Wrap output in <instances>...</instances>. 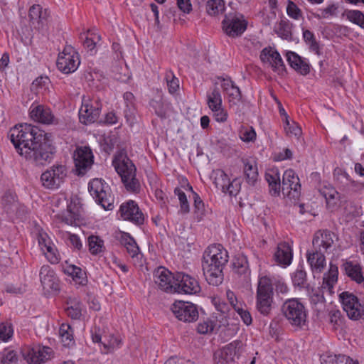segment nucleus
Returning <instances> with one entry per match:
<instances>
[{
    "instance_id": "nucleus-18",
    "label": "nucleus",
    "mask_w": 364,
    "mask_h": 364,
    "mask_svg": "<svg viewBox=\"0 0 364 364\" xmlns=\"http://www.w3.org/2000/svg\"><path fill=\"white\" fill-rule=\"evenodd\" d=\"M242 350V342L240 340L233 341L220 350L218 358H215L216 364H229L234 362L235 358L240 357Z\"/></svg>"
},
{
    "instance_id": "nucleus-6",
    "label": "nucleus",
    "mask_w": 364,
    "mask_h": 364,
    "mask_svg": "<svg viewBox=\"0 0 364 364\" xmlns=\"http://www.w3.org/2000/svg\"><path fill=\"white\" fill-rule=\"evenodd\" d=\"M282 311L291 326L302 328L306 325L307 311L298 299L285 301L282 306Z\"/></svg>"
},
{
    "instance_id": "nucleus-57",
    "label": "nucleus",
    "mask_w": 364,
    "mask_h": 364,
    "mask_svg": "<svg viewBox=\"0 0 364 364\" xmlns=\"http://www.w3.org/2000/svg\"><path fill=\"white\" fill-rule=\"evenodd\" d=\"M18 360V355L14 350H5L1 358V363L2 364H10L16 363Z\"/></svg>"
},
{
    "instance_id": "nucleus-16",
    "label": "nucleus",
    "mask_w": 364,
    "mask_h": 364,
    "mask_svg": "<svg viewBox=\"0 0 364 364\" xmlns=\"http://www.w3.org/2000/svg\"><path fill=\"white\" fill-rule=\"evenodd\" d=\"M242 350V342L240 340L233 341L220 350L218 358H215L216 364H229L234 362L235 358L240 357Z\"/></svg>"
},
{
    "instance_id": "nucleus-52",
    "label": "nucleus",
    "mask_w": 364,
    "mask_h": 364,
    "mask_svg": "<svg viewBox=\"0 0 364 364\" xmlns=\"http://www.w3.org/2000/svg\"><path fill=\"white\" fill-rule=\"evenodd\" d=\"M274 61L272 68L274 72L277 73L279 75H283L286 73V68L284 61L278 52L274 53Z\"/></svg>"
},
{
    "instance_id": "nucleus-54",
    "label": "nucleus",
    "mask_w": 364,
    "mask_h": 364,
    "mask_svg": "<svg viewBox=\"0 0 364 364\" xmlns=\"http://www.w3.org/2000/svg\"><path fill=\"white\" fill-rule=\"evenodd\" d=\"M240 137L245 142L254 141L256 139V132L252 127H242L240 132Z\"/></svg>"
},
{
    "instance_id": "nucleus-24",
    "label": "nucleus",
    "mask_w": 364,
    "mask_h": 364,
    "mask_svg": "<svg viewBox=\"0 0 364 364\" xmlns=\"http://www.w3.org/2000/svg\"><path fill=\"white\" fill-rule=\"evenodd\" d=\"M53 356V350L48 346H36L32 348L26 356L29 364H41L50 360Z\"/></svg>"
},
{
    "instance_id": "nucleus-27",
    "label": "nucleus",
    "mask_w": 364,
    "mask_h": 364,
    "mask_svg": "<svg viewBox=\"0 0 364 364\" xmlns=\"http://www.w3.org/2000/svg\"><path fill=\"white\" fill-rule=\"evenodd\" d=\"M116 238L119 241L120 244L126 248L127 252L132 257L134 258L139 255L140 252L139 247L130 234L120 232L116 236Z\"/></svg>"
},
{
    "instance_id": "nucleus-36",
    "label": "nucleus",
    "mask_w": 364,
    "mask_h": 364,
    "mask_svg": "<svg viewBox=\"0 0 364 364\" xmlns=\"http://www.w3.org/2000/svg\"><path fill=\"white\" fill-rule=\"evenodd\" d=\"M233 271L240 275H247L249 272V264L247 257L243 255H238L234 258Z\"/></svg>"
},
{
    "instance_id": "nucleus-64",
    "label": "nucleus",
    "mask_w": 364,
    "mask_h": 364,
    "mask_svg": "<svg viewBox=\"0 0 364 364\" xmlns=\"http://www.w3.org/2000/svg\"><path fill=\"white\" fill-rule=\"evenodd\" d=\"M336 355H332L329 353H325L320 357L321 364H336Z\"/></svg>"
},
{
    "instance_id": "nucleus-55",
    "label": "nucleus",
    "mask_w": 364,
    "mask_h": 364,
    "mask_svg": "<svg viewBox=\"0 0 364 364\" xmlns=\"http://www.w3.org/2000/svg\"><path fill=\"white\" fill-rule=\"evenodd\" d=\"M214 329V322L210 319L200 321L197 327V331L200 334L210 333Z\"/></svg>"
},
{
    "instance_id": "nucleus-19",
    "label": "nucleus",
    "mask_w": 364,
    "mask_h": 364,
    "mask_svg": "<svg viewBox=\"0 0 364 364\" xmlns=\"http://www.w3.org/2000/svg\"><path fill=\"white\" fill-rule=\"evenodd\" d=\"M176 280L175 293L195 294L200 291L198 282L188 274L178 272L176 274Z\"/></svg>"
},
{
    "instance_id": "nucleus-7",
    "label": "nucleus",
    "mask_w": 364,
    "mask_h": 364,
    "mask_svg": "<svg viewBox=\"0 0 364 364\" xmlns=\"http://www.w3.org/2000/svg\"><path fill=\"white\" fill-rule=\"evenodd\" d=\"M273 287L267 277L259 279L256 294V309L260 314L267 316L270 314L273 304Z\"/></svg>"
},
{
    "instance_id": "nucleus-3",
    "label": "nucleus",
    "mask_w": 364,
    "mask_h": 364,
    "mask_svg": "<svg viewBox=\"0 0 364 364\" xmlns=\"http://www.w3.org/2000/svg\"><path fill=\"white\" fill-rule=\"evenodd\" d=\"M55 153V147L51 144L47 134L37 136V141L31 143L29 149H26L23 156L35 166H46L49 164Z\"/></svg>"
},
{
    "instance_id": "nucleus-48",
    "label": "nucleus",
    "mask_w": 364,
    "mask_h": 364,
    "mask_svg": "<svg viewBox=\"0 0 364 364\" xmlns=\"http://www.w3.org/2000/svg\"><path fill=\"white\" fill-rule=\"evenodd\" d=\"M274 53H277V51L270 47L264 48L261 51L259 58L264 63H268L272 68L274 61Z\"/></svg>"
},
{
    "instance_id": "nucleus-38",
    "label": "nucleus",
    "mask_w": 364,
    "mask_h": 364,
    "mask_svg": "<svg viewBox=\"0 0 364 364\" xmlns=\"http://www.w3.org/2000/svg\"><path fill=\"white\" fill-rule=\"evenodd\" d=\"M68 304L69 305L66 309L68 316L73 319H79L82 316L81 303L75 298H70Z\"/></svg>"
},
{
    "instance_id": "nucleus-21",
    "label": "nucleus",
    "mask_w": 364,
    "mask_h": 364,
    "mask_svg": "<svg viewBox=\"0 0 364 364\" xmlns=\"http://www.w3.org/2000/svg\"><path fill=\"white\" fill-rule=\"evenodd\" d=\"M154 282L159 287L168 293H175L176 276L164 267H159L154 271Z\"/></svg>"
},
{
    "instance_id": "nucleus-23",
    "label": "nucleus",
    "mask_w": 364,
    "mask_h": 364,
    "mask_svg": "<svg viewBox=\"0 0 364 364\" xmlns=\"http://www.w3.org/2000/svg\"><path fill=\"white\" fill-rule=\"evenodd\" d=\"M40 279L44 289L53 292L60 290L59 280L49 265H43L41 268Z\"/></svg>"
},
{
    "instance_id": "nucleus-2",
    "label": "nucleus",
    "mask_w": 364,
    "mask_h": 364,
    "mask_svg": "<svg viewBox=\"0 0 364 364\" xmlns=\"http://www.w3.org/2000/svg\"><path fill=\"white\" fill-rule=\"evenodd\" d=\"M334 233L329 230L317 232L312 241L313 250L306 254L307 262L313 272L321 273L326 266L325 253L333 244Z\"/></svg>"
},
{
    "instance_id": "nucleus-56",
    "label": "nucleus",
    "mask_w": 364,
    "mask_h": 364,
    "mask_svg": "<svg viewBox=\"0 0 364 364\" xmlns=\"http://www.w3.org/2000/svg\"><path fill=\"white\" fill-rule=\"evenodd\" d=\"M230 97V102L236 105L241 101L242 94L240 88L235 85L229 91L225 92Z\"/></svg>"
},
{
    "instance_id": "nucleus-41",
    "label": "nucleus",
    "mask_w": 364,
    "mask_h": 364,
    "mask_svg": "<svg viewBox=\"0 0 364 364\" xmlns=\"http://www.w3.org/2000/svg\"><path fill=\"white\" fill-rule=\"evenodd\" d=\"M89 250L91 254L97 255L105 250L104 241L97 235H90L88 237Z\"/></svg>"
},
{
    "instance_id": "nucleus-43",
    "label": "nucleus",
    "mask_w": 364,
    "mask_h": 364,
    "mask_svg": "<svg viewBox=\"0 0 364 364\" xmlns=\"http://www.w3.org/2000/svg\"><path fill=\"white\" fill-rule=\"evenodd\" d=\"M207 102L211 110L219 109L222 107L221 95L218 87H215L212 92L208 95Z\"/></svg>"
},
{
    "instance_id": "nucleus-35",
    "label": "nucleus",
    "mask_w": 364,
    "mask_h": 364,
    "mask_svg": "<svg viewBox=\"0 0 364 364\" xmlns=\"http://www.w3.org/2000/svg\"><path fill=\"white\" fill-rule=\"evenodd\" d=\"M244 163V173L247 182L250 185H254L257 180L258 172L257 164L255 161L245 160Z\"/></svg>"
},
{
    "instance_id": "nucleus-40",
    "label": "nucleus",
    "mask_w": 364,
    "mask_h": 364,
    "mask_svg": "<svg viewBox=\"0 0 364 364\" xmlns=\"http://www.w3.org/2000/svg\"><path fill=\"white\" fill-rule=\"evenodd\" d=\"M291 25L288 21L281 20L274 27L275 33L285 40L291 39Z\"/></svg>"
},
{
    "instance_id": "nucleus-51",
    "label": "nucleus",
    "mask_w": 364,
    "mask_h": 364,
    "mask_svg": "<svg viewBox=\"0 0 364 364\" xmlns=\"http://www.w3.org/2000/svg\"><path fill=\"white\" fill-rule=\"evenodd\" d=\"M174 193L178 197L181 211L183 213H188L190 210V208L185 193L180 188H176L174 190Z\"/></svg>"
},
{
    "instance_id": "nucleus-50",
    "label": "nucleus",
    "mask_w": 364,
    "mask_h": 364,
    "mask_svg": "<svg viewBox=\"0 0 364 364\" xmlns=\"http://www.w3.org/2000/svg\"><path fill=\"white\" fill-rule=\"evenodd\" d=\"M329 322L334 329H337L343 324L342 314L339 310H331L329 311Z\"/></svg>"
},
{
    "instance_id": "nucleus-60",
    "label": "nucleus",
    "mask_w": 364,
    "mask_h": 364,
    "mask_svg": "<svg viewBox=\"0 0 364 364\" xmlns=\"http://www.w3.org/2000/svg\"><path fill=\"white\" fill-rule=\"evenodd\" d=\"M194 207L196 211L200 214H203L205 211L204 203L201 200L200 197L196 192H193Z\"/></svg>"
},
{
    "instance_id": "nucleus-37",
    "label": "nucleus",
    "mask_w": 364,
    "mask_h": 364,
    "mask_svg": "<svg viewBox=\"0 0 364 364\" xmlns=\"http://www.w3.org/2000/svg\"><path fill=\"white\" fill-rule=\"evenodd\" d=\"M59 335L64 346L70 347L74 344L73 329L70 325L63 323L59 329Z\"/></svg>"
},
{
    "instance_id": "nucleus-32",
    "label": "nucleus",
    "mask_w": 364,
    "mask_h": 364,
    "mask_svg": "<svg viewBox=\"0 0 364 364\" xmlns=\"http://www.w3.org/2000/svg\"><path fill=\"white\" fill-rule=\"evenodd\" d=\"M38 243L41 248V250L45 252L47 251L46 253H45L48 257V259L50 260V262L53 264H56L59 262L58 257L55 255V250L53 247V245L50 242L49 238H48V236L46 234H40L38 237Z\"/></svg>"
},
{
    "instance_id": "nucleus-28",
    "label": "nucleus",
    "mask_w": 364,
    "mask_h": 364,
    "mask_svg": "<svg viewBox=\"0 0 364 364\" xmlns=\"http://www.w3.org/2000/svg\"><path fill=\"white\" fill-rule=\"evenodd\" d=\"M265 179L269 185V193L273 196H278L281 191L280 175L278 169L272 168L265 174Z\"/></svg>"
},
{
    "instance_id": "nucleus-63",
    "label": "nucleus",
    "mask_w": 364,
    "mask_h": 364,
    "mask_svg": "<svg viewBox=\"0 0 364 364\" xmlns=\"http://www.w3.org/2000/svg\"><path fill=\"white\" fill-rule=\"evenodd\" d=\"M226 296L230 305L235 310L242 306V304L237 301V299L233 291L228 290L226 292Z\"/></svg>"
},
{
    "instance_id": "nucleus-42",
    "label": "nucleus",
    "mask_w": 364,
    "mask_h": 364,
    "mask_svg": "<svg viewBox=\"0 0 364 364\" xmlns=\"http://www.w3.org/2000/svg\"><path fill=\"white\" fill-rule=\"evenodd\" d=\"M338 275V267L331 263L328 272L323 277V285H326L328 289L333 288V285L337 282Z\"/></svg>"
},
{
    "instance_id": "nucleus-61",
    "label": "nucleus",
    "mask_w": 364,
    "mask_h": 364,
    "mask_svg": "<svg viewBox=\"0 0 364 364\" xmlns=\"http://www.w3.org/2000/svg\"><path fill=\"white\" fill-rule=\"evenodd\" d=\"M238 314L240 316L241 318L242 319L243 322L247 324L250 325L252 323V319L250 313L242 308V306L237 308V309L235 310Z\"/></svg>"
},
{
    "instance_id": "nucleus-8",
    "label": "nucleus",
    "mask_w": 364,
    "mask_h": 364,
    "mask_svg": "<svg viewBox=\"0 0 364 364\" xmlns=\"http://www.w3.org/2000/svg\"><path fill=\"white\" fill-rule=\"evenodd\" d=\"M88 190L95 201L105 210L114 208V198L109 186L101 178L92 179L88 185Z\"/></svg>"
},
{
    "instance_id": "nucleus-29",
    "label": "nucleus",
    "mask_w": 364,
    "mask_h": 364,
    "mask_svg": "<svg viewBox=\"0 0 364 364\" xmlns=\"http://www.w3.org/2000/svg\"><path fill=\"white\" fill-rule=\"evenodd\" d=\"M28 17L34 28L39 29L43 26L47 14L46 11H43V9L40 5L34 4L29 9Z\"/></svg>"
},
{
    "instance_id": "nucleus-53",
    "label": "nucleus",
    "mask_w": 364,
    "mask_h": 364,
    "mask_svg": "<svg viewBox=\"0 0 364 364\" xmlns=\"http://www.w3.org/2000/svg\"><path fill=\"white\" fill-rule=\"evenodd\" d=\"M166 80L169 92L174 93L179 87L178 78L174 76L172 71L169 70L166 73Z\"/></svg>"
},
{
    "instance_id": "nucleus-58",
    "label": "nucleus",
    "mask_w": 364,
    "mask_h": 364,
    "mask_svg": "<svg viewBox=\"0 0 364 364\" xmlns=\"http://www.w3.org/2000/svg\"><path fill=\"white\" fill-rule=\"evenodd\" d=\"M287 14L294 19H299L301 16V11L293 1H289L287 7Z\"/></svg>"
},
{
    "instance_id": "nucleus-4",
    "label": "nucleus",
    "mask_w": 364,
    "mask_h": 364,
    "mask_svg": "<svg viewBox=\"0 0 364 364\" xmlns=\"http://www.w3.org/2000/svg\"><path fill=\"white\" fill-rule=\"evenodd\" d=\"M44 134L38 127L26 124L11 129L9 136L17 152L23 156L25 150L29 149L31 143L37 141V136Z\"/></svg>"
},
{
    "instance_id": "nucleus-31",
    "label": "nucleus",
    "mask_w": 364,
    "mask_h": 364,
    "mask_svg": "<svg viewBox=\"0 0 364 364\" xmlns=\"http://www.w3.org/2000/svg\"><path fill=\"white\" fill-rule=\"evenodd\" d=\"M275 260L280 264L289 265L292 259V252L290 246L286 243H279L274 253Z\"/></svg>"
},
{
    "instance_id": "nucleus-49",
    "label": "nucleus",
    "mask_w": 364,
    "mask_h": 364,
    "mask_svg": "<svg viewBox=\"0 0 364 364\" xmlns=\"http://www.w3.org/2000/svg\"><path fill=\"white\" fill-rule=\"evenodd\" d=\"M13 335L12 325L8 322L0 323V340L7 341Z\"/></svg>"
},
{
    "instance_id": "nucleus-14",
    "label": "nucleus",
    "mask_w": 364,
    "mask_h": 364,
    "mask_svg": "<svg viewBox=\"0 0 364 364\" xmlns=\"http://www.w3.org/2000/svg\"><path fill=\"white\" fill-rule=\"evenodd\" d=\"M73 160L78 175H84L93 164V154L88 146L77 147L73 153Z\"/></svg>"
},
{
    "instance_id": "nucleus-59",
    "label": "nucleus",
    "mask_w": 364,
    "mask_h": 364,
    "mask_svg": "<svg viewBox=\"0 0 364 364\" xmlns=\"http://www.w3.org/2000/svg\"><path fill=\"white\" fill-rule=\"evenodd\" d=\"M48 82L49 79L47 77H38L33 82L31 85V90L38 92L39 90L46 89Z\"/></svg>"
},
{
    "instance_id": "nucleus-10",
    "label": "nucleus",
    "mask_w": 364,
    "mask_h": 364,
    "mask_svg": "<svg viewBox=\"0 0 364 364\" xmlns=\"http://www.w3.org/2000/svg\"><path fill=\"white\" fill-rule=\"evenodd\" d=\"M67 176V168L63 165H53L41 176V181L44 188L56 189L64 182Z\"/></svg>"
},
{
    "instance_id": "nucleus-22",
    "label": "nucleus",
    "mask_w": 364,
    "mask_h": 364,
    "mask_svg": "<svg viewBox=\"0 0 364 364\" xmlns=\"http://www.w3.org/2000/svg\"><path fill=\"white\" fill-rule=\"evenodd\" d=\"M301 184L299 178L292 169L284 171L282 178V190L284 194L295 198L299 195Z\"/></svg>"
},
{
    "instance_id": "nucleus-17",
    "label": "nucleus",
    "mask_w": 364,
    "mask_h": 364,
    "mask_svg": "<svg viewBox=\"0 0 364 364\" xmlns=\"http://www.w3.org/2000/svg\"><path fill=\"white\" fill-rule=\"evenodd\" d=\"M242 350V342L240 340L233 341L220 350L218 358H215L216 364H229L234 362L235 358L240 357Z\"/></svg>"
},
{
    "instance_id": "nucleus-11",
    "label": "nucleus",
    "mask_w": 364,
    "mask_h": 364,
    "mask_svg": "<svg viewBox=\"0 0 364 364\" xmlns=\"http://www.w3.org/2000/svg\"><path fill=\"white\" fill-rule=\"evenodd\" d=\"M339 299L350 319L357 321L364 315V306L353 293L343 291L340 294Z\"/></svg>"
},
{
    "instance_id": "nucleus-9",
    "label": "nucleus",
    "mask_w": 364,
    "mask_h": 364,
    "mask_svg": "<svg viewBox=\"0 0 364 364\" xmlns=\"http://www.w3.org/2000/svg\"><path fill=\"white\" fill-rule=\"evenodd\" d=\"M225 34L232 38L240 36L247 29V21L243 14L236 11H230L225 14L222 21Z\"/></svg>"
},
{
    "instance_id": "nucleus-5",
    "label": "nucleus",
    "mask_w": 364,
    "mask_h": 364,
    "mask_svg": "<svg viewBox=\"0 0 364 364\" xmlns=\"http://www.w3.org/2000/svg\"><path fill=\"white\" fill-rule=\"evenodd\" d=\"M114 168L120 176L122 181L128 191L138 193L140 191V183L136 178V167L127 156H116L112 161Z\"/></svg>"
},
{
    "instance_id": "nucleus-15",
    "label": "nucleus",
    "mask_w": 364,
    "mask_h": 364,
    "mask_svg": "<svg viewBox=\"0 0 364 364\" xmlns=\"http://www.w3.org/2000/svg\"><path fill=\"white\" fill-rule=\"evenodd\" d=\"M101 107L99 102L91 101L89 98H82V106L79 111L80 122L87 124L95 122L100 117Z\"/></svg>"
},
{
    "instance_id": "nucleus-34",
    "label": "nucleus",
    "mask_w": 364,
    "mask_h": 364,
    "mask_svg": "<svg viewBox=\"0 0 364 364\" xmlns=\"http://www.w3.org/2000/svg\"><path fill=\"white\" fill-rule=\"evenodd\" d=\"M320 193L325 198L328 208H333L337 205L340 194L333 187L324 186Z\"/></svg>"
},
{
    "instance_id": "nucleus-26",
    "label": "nucleus",
    "mask_w": 364,
    "mask_h": 364,
    "mask_svg": "<svg viewBox=\"0 0 364 364\" xmlns=\"http://www.w3.org/2000/svg\"><path fill=\"white\" fill-rule=\"evenodd\" d=\"M287 58L289 65L299 73L306 75L310 73V65L299 55L292 51L287 53Z\"/></svg>"
},
{
    "instance_id": "nucleus-13",
    "label": "nucleus",
    "mask_w": 364,
    "mask_h": 364,
    "mask_svg": "<svg viewBox=\"0 0 364 364\" xmlns=\"http://www.w3.org/2000/svg\"><path fill=\"white\" fill-rule=\"evenodd\" d=\"M80 63L79 55L71 46H66L59 54L57 60V67L61 72L69 74L75 72Z\"/></svg>"
},
{
    "instance_id": "nucleus-20",
    "label": "nucleus",
    "mask_w": 364,
    "mask_h": 364,
    "mask_svg": "<svg viewBox=\"0 0 364 364\" xmlns=\"http://www.w3.org/2000/svg\"><path fill=\"white\" fill-rule=\"evenodd\" d=\"M119 213L124 220H129L136 225H141L144 222V214L134 200H130L122 203L119 208Z\"/></svg>"
},
{
    "instance_id": "nucleus-25",
    "label": "nucleus",
    "mask_w": 364,
    "mask_h": 364,
    "mask_svg": "<svg viewBox=\"0 0 364 364\" xmlns=\"http://www.w3.org/2000/svg\"><path fill=\"white\" fill-rule=\"evenodd\" d=\"M30 117L34 121L42 124H50L54 118L50 109L41 105L31 107Z\"/></svg>"
},
{
    "instance_id": "nucleus-12",
    "label": "nucleus",
    "mask_w": 364,
    "mask_h": 364,
    "mask_svg": "<svg viewBox=\"0 0 364 364\" xmlns=\"http://www.w3.org/2000/svg\"><path fill=\"white\" fill-rule=\"evenodd\" d=\"M171 310L176 318L185 323L194 322L198 318V308L191 302L176 301L171 305Z\"/></svg>"
},
{
    "instance_id": "nucleus-62",
    "label": "nucleus",
    "mask_w": 364,
    "mask_h": 364,
    "mask_svg": "<svg viewBox=\"0 0 364 364\" xmlns=\"http://www.w3.org/2000/svg\"><path fill=\"white\" fill-rule=\"evenodd\" d=\"M284 129L287 134L294 135L297 138H299L301 134V128L295 122L291 124V126L289 128H287V127H284Z\"/></svg>"
},
{
    "instance_id": "nucleus-47",
    "label": "nucleus",
    "mask_w": 364,
    "mask_h": 364,
    "mask_svg": "<svg viewBox=\"0 0 364 364\" xmlns=\"http://www.w3.org/2000/svg\"><path fill=\"white\" fill-rule=\"evenodd\" d=\"M274 53H277V51L270 47L264 48L261 51L259 58L264 63H268L272 68L274 61Z\"/></svg>"
},
{
    "instance_id": "nucleus-30",
    "label": "nucleus",
    "mask_w": 364,
    "mask_h": 364,
    "mask_svg": "<svg viewBox=\"0 0 364 364\" xmlns=\"http://www.w3.org/2000/svg\"><path fill=\"white\" fill-rule=\"evenodd\" d=\"M346 275L355 282L357 284H361L364 282V277L362 273V267L358 264H354L353 262H346L342 265Z\"/></svg>"
},
{
    "instance_id": "nucleus-1",
    "label": "nucleus",
    "mask_w": 364,
    "mask_h": 364,
    "mask_svg": "<svg viewBox=\"0 0 364 364\" xmlns=\"http://www.w3.org/2000/svg\"><path fill=\"white\" fill-rule=\"evenodd\" d=\"M228 261V252L220 245H211L204 252L202 267L209 284L218 286L223 282V269Z\"/></svg>"
},
{
    "instance_id": "nucleus-46",
    "label": "nucleus",
    "mask_w": 364,
    "mask_h": 364,
    "mask_svg": "<svg viewBox=\"0 0 364 364\" xmlns=\"http://www.w3.org/2000/svg\"><path fill=\"white\" fill-rule=\"evenodd\" d=\"M65 272L73 277V278L77 281L79 284H83L85 279L84 275L85 273L82 270L81 268L75 265H70L67 267Z\"/></svg>"
},
{
    "instance_id": "nucleus-44",
    "label": "nucleus",
    "mask_w": 364,
    "mask_h": 364,
    "mask_svg": "<svg viewBox=\"0 0 364 364\" xmlns=\"http://www.w3.org/2000/svg\"><path fill=\"white\" fill-rule=\"evenodd\" d=\"M348 21L364 29V14L358 10H347L343 14Z\"/></svg>"
},
{
    "instance_id": "nucleus-33",
    "label": "nucleus",
    "mask_w": 364,
    "mask_h": 364,
    "mask_svg": "<svg viewBox=\"0 0 364 364\" xmlns=\"http://www.w3.org/2000/svg\"><path fill=\"white\" fill-rule=\"evenodd\" d=\"M151 107L154 110L156 114L162 119L167 117V113L170 108V105L161 97L152 99L150 102Z\"/></svg>"
},
{
    "instance_id": "nucleus-39",
    "label": "nucleus",
    "mask_w": 364,
    "mask_h": 364,
    "mask_svg": "<svg viewBox=\"0 0 364 364\" xmlns=\"http://www.w3.org/2000/svg\"><path fill=\"white\" fill-rule=\"evenodd\" d=\"M205 9L208 15L218 16L225 11V2L223 0H208Z\"/></svg>"
},
{
    "instance_id": "nucleus-45",
    "label": "nucleus",
    "mask_w": 364,
    "mask_h": 364,
    "mask_svg": "<svg viewBox=\"0 0 364 364\" xmlns=\"http://www.w3.org/2000/svg\"><path fill=\"white\" fill-rule=\"evenodd\" d=\"M291 279L294 287L304 288L307 284L306 273L303 269H296Z\"/></svg>"
}]
</instances>
